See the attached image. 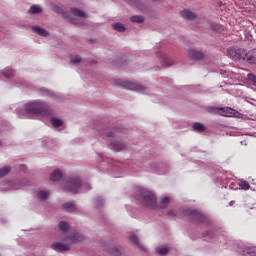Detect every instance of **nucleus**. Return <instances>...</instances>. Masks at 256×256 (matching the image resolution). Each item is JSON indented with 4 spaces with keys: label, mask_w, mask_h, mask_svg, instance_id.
Masks as SVG:
<instances>
[{
    "label": "nucleus",
    "mask_w": 256,
    "mask_h": 256,
    "mask_svg": "<svg viewBox=\"0 0 256 256\" xmlns=\"http://www.w3.org/2000/svg\"><path fill=\"white\" fill-rule=\"evenodd\" d=\"M24 109L29 115H43V117H49V115H53V109H51V106L46 102H29L24 106Z\"/></svg>",
    "instance_id": "1"
},
{
    "label": "nucleus",
    "mask_w": 256,
    "mask_h": 256,
    "mask_svg": "<svg viewBox=\"0 0 256 256\" xmlns=\"http://www.w3.org/2000/svg\"><path fill=\"white\" fill-rule=\"evenodd\" d=\"M167 215L170 217H188L191 221H196L198 223H207V218L205 215L201 214V212L193 209L187 210H169Z\"/></svg>",
    "instance_id": "2"
},
{
    "label": "nucleus",
    "mask_w": 256,
    "mask_h": 256,
    "mask_svg": "<svg viewBox=\"0 0 256 256\" xmlns=\"http://www.w3.org/2000/svg\"><path fill=\"white\" fill-rule=\"evenodd\" d=\"M63 189L70 191V193H77L81 189V178L72 177L62 183Z\"/></svg>",
    "instance_id": "3"
},
{
    "label": "nucleus",
    "mask_w": 256,
    "mask_h": 256,
    "mask_svg": "<svg viewBox=\"0 0 256 256\" xmlns=\"http://www.w3.org/2000/svg\"><path fill=\"white\" fill-rule=\"evenodd\" d=\"M141 199H142V205H144V207H155V205H157V198L155 197V195H153V193L143 189L141 190Z\"/></svg>",
    "instance_id": "4"
},
{
    "label": "nucleus",
    "mask_w": 256,
    "mask_h": 256,
    "mask_svg": "<svg viewBox=\"0 0 256 256\" xmlns=\"http://www.w3.org/2000/svg\"><path fill=\"white\" fill-rule=\"evenodd\" d=\"M113 85H120L121 87H124V89H128L130 91H145L146 89V87L141 84H136L125 80H115Z\"/></svg>",
    "instance_id": "5"
},
{
    "label": "nucleus",
    "mask_w": 256,
    "mask_h": 256,
    "mask_svg": "<svg viewBox=\"0 0 256 256\" xmlns=\"http://www.w3.org/2000/svg\"><path fill=\"white\" fill-rule=\"evenodd\" d=\"M227 54L230 56L231 59L237 61L239 59H243L245 57V49L243 48H228Z\"/></svg>",
    "instance_id": "6"
},
{
    "label": "nucleus",
    "mask_w": 256,
    "mask_h": 256,
    "mask_svg": "<svg viewBox=\"0 0 256 256\" xmlns=\"http://www.w3.org/2000/svg\"><path fill=\"white\" fill-rule=\"evenodd\" d=\"M188 57L191 61H201V59H205V53L201 50L190 48L188 50Z\"/></svg>",
    "instance_id": "7"
},
{
    "label": "nucleus",
    "mask_w": 256,
    "mask_h": 256,
    "mask_svg": "<svg viewBox=\"0 0 256 256\" xmlns=\"http://www.w3.org/2000/svg\"><path fill=\"white\" fill-rule=\"evenodd\" d=\"M64 241L67 243L73 244V243H81V241H85V235L81 233H72L70 235H67L66 238H64Z\"/></svg>",
    "instance_id": "8"
},
{
    "label": "nucleus",
    "mask_w": 256,
    "mask_h": 256,
    "mask_svg": "<svg viewBox=\"0 0 256 256\" xmlns=\"http://www.w3.org/2000/svg\"><path fill=\"white\" fill-rule=\"evenodd\" d=\"M51 247L54 251H57V253H65L66 251H69V249H71V243L54 242Z\"/></svg>",
    "instance_id": "9"
},
{
    "label": "nucleus",
    "mask_w": 256,
    "mask_h": 256,
    "mask_svg": "<svg viewBox=\"0 0 256 256\" xmlns=\"http://www.w3.org/2000/svg\"><path fill=\"white\" fill-rule=\"evenodd\" d=\"M58 229L59 231H61V237L60 239H62L63 241H65V239L67 238V235H70L71 232H69V223L61 221L58 224Z\"/></svg>",
    "instance_id": "10"
},
{
    "label": "nucleus",
    "mask_w": 256,
    "mask_h": 256,
    "mask_svg": "<svg viewBox=\"0 0 256 256\" xmlns=\"http://www.w3.org/2000/svg\"><path fill=\"white\" fill-rule=\"evenodd\" d=\"M104 251L114 256H123V254L125 253V250H123V248L121 247L117 248L116 246H113V245L104 246Z\"/></svg>",
    "instance_id": "11"
},
{
    "label": "nucleus",
    "mask_w": 256,
    "mask_h": 256,
    "mask_svg": "<svg viewBox=\"0 0 256 256\" xmlns=\"http://www.w3.org/2000/svg\"><path fill=\"white\" fill-rule=\"evenodd\" d=\"M206 111L212 115H221L222 117H225V107L208 106Z\"/></svg>",
    "instance_id": "12"
},
{
    "label": "nucleus",
    "mask_w": 256,
    "mask_h": 256,
    "mask_svg": "<svg viewBox=\"0 0 256 256\" xmlns=\"http://www.w3.org/2000/svg\"><path fill=\"white\" fill-rule=\"evenodd\" d=\"M180 15L183 19H186V21H194V19H197V14L187 9L182 10Z\"/></svg>",
    "instance_id": "13"
},
{
    "label": "nucleus",
    "mask_w": 256,
    "mask_h": 256,
    "mask_svg": "<svg viewBox=\"0 0 256 256\" xmlns=\"http://www.w3.org/2000/svg\"><path fill=\"white\" fill-rule=\"evenodd\" d=\"M243 61H248V63H256V49L247 52V50H245V57L242 58Z\"/></svg>",
    "instance_id": "14"
},
{
    "label": "nucleus",
    "mask_w": 256,
    "mask_h": 256,
    "mask_svg": "<svg viewBox=\"0 0 256 256\" xmlns=\"http://www.w3.org/2000/svg\"><path fill=\"white\" fill-rule=\"evenodd\" d=\"M110 149H112V151H123L127 149V146L121 141H114L110 144Z\"/></svg>",
    "instance_id": "15"
},
{
    "label": "nucleus",
    "mask_w": 256,
    "mask_h": 256,
    "mask_svg": "<svg viewBox=\"0 0 256 256\" xmlns=\"http://www.w3.org/2000/svg\"><path fill=\"white\" fill-rule=\"evenodd\" d=\"M32 31L33 33H36V35H40L41 37H49V32L39 26H32Z\"/></svg>",
    "instance_id": "16"
},
{
    "label": "nucleus",
    "mask_w": 256,
    "mask_h": 256,
    "mask_svg": "<svg viewBox=\"0 0 256 256\" xmlns=\"http://www.w3.org/2000/svg\"><path fill=\"white\" fill-rule=\"evenodd\" d=\"M70 12L72 13V15H74L75 17H81L83 19H87V15L85 12H83L82 10H80L79 8H71Z\"/></svg>",
    "instance_id": "17"
},
{
    "label": "nucleus",
    "mask_w": 256,
    "mask_h": 256,
    "mask_svg": "<svg viewBox=\"0 0 256 256\" xmlns=\"http://www.w3.org/2000/svg\"><path fill=\"white\" fill-rule=\"evenodd\" d=\"M42 12H43V9L39 5H32L28 10V13H30V15H39V13H42Z\"/></svg>",
    "instance_id": "18"
},
{
    "label": "nucleus",
    "mask_w": 256,
    "mask_h": 256,
    "mask_svg": "<svg viewBox=\"0 0 256 256\" xmlns=\"http://www.w3.org/2000/svg\"><path fill=\"white\" fill-rule=\"evenodd\" d=\"M239 115L241 114L232 108L225 109V117H239Z\"/></svg>",
    "instance_id": "19"
},
{
    "label": "nucleus",
    "mask_w": 256,
    "mask_h": 256,
    "mask_svg": "<svg viewBox=\"0 0 256 256\" xmlns=\"http://www.w3.org/2000/svg\"><path fill=\"white\" fill-rule=\"evenodd\" d=\"M61 177H63V173L61 172V170L56 169L50 176L51 181H59V179H61Z\"/></svg>",
    "instance_id": "20"
},
{
    "label": "nucleus",
    "mask_w": 256,
    "mask_h": 256,
    "mask_svg": "<svg viewBox=\"0 0 256 256\" xmlns=\"http://www.w3.org/2000/svg\"><path fill=\"white\" fill-rule=\"evenodd\" d=\"M174 61L169 58L168 56H162L161 64L165 65L166 67H171V65H174Z\"/></svg>",
    "instance_id": "21"
},
{
    "label": "nucleus",
    "mask_w": 256,
    "mask_h": 256,
    "mask_svg": "<svg viewBox=\"0 0 256 256\" xmlns=\"http://www.w3.org/2000/svg\"><path fill=\"white\" fill-rule=\"evenodd\" d=\"M206 129L207 128L199 122L193 124V130L197 131V133H203V131H205Z\"/></svg>",
    "instance_id": "22"
},
{
    "label": "nucleus",
    "mask_w": 256,
    "mask_h": 256,
    "mask_svg": "<svg viewBox=\"0 0 256 256\" xmlns=\"http://www.w3.org/2000/svg\"><path fill=\"white\" fill-rule=\"evenodd\" d=\"M129 239H130L131 243H134L135 245H137V247H139V249H143V246L139 242V237H137V235L131 234Z\"/></svg>",
    "instance_id": "23"
},
{
    "label": "nucleus",
    "mask_w": 256,
    "mask_h": 256,
    "mask_svg": "<svg viewBox=\"0 0 256 256\" xmlns=\"http://www.w3.org/2000/svg\"><path fill=\"white\" fill-rule=\"evenodd\" d=\"M63 207L65 211H75V202H66Z\"/></svg>",
    "instance_id": "24"
},
{
    "label": "nucleus",
    "mask_w": 256,
    "mask_h": 256,
    "mask_svg": "<svg viewBox=\"0 0 256 256\" xmlns=\"http://www.w3.org/2000/svg\"><path fill=\"white\" fill-rule=\"evenodd\" d=\"M114 31H118L119 33H123L125 31V26L121 23H115L112 25Z\"/></svg>",
    "instance_id": "25"
},
{
    "label": "nucleus",
    "mask_w": 256,
    "mask_h": 256,
    "mask_svg": "<svg viewBox=\"0 0 256 256\" xmlns=\"http://www.w3.org/2000/svg\"><path fill=\"white\" fill-rule=\"evenodd\" d=\"M9 173H11V167L9 166L2 167L0 169V179L1 177H5V175H9Z\"/></svg>",
    "instance_id": "26"
},
{
    "label": "nucleus",
    "mask_w": 256,
    "mask_h": 256,
    "mask_svg": "<svg viewBox=\"0 0 256 256\" xmlns=\"http://www.w3.org/2000/svg\"><path fill=\"white\" fill-rule=\"evenodd\" d=\"M170 199L169 197H164L160 201V209H167V206L169 205Z\"/></svg>",
    "instance_id": "27"
},
{
    "label": "nucleus",
    "mask_w": 256,
    "mask_h": 256,
    "mask_svg": "<svg viewBox=\"0 0 256 256\" xmlns=\"http://www.w3.org/2000/svg\"><path fill=\"white\" fill-rule=\"evenodd\" d=\"M239 187L242 188L244 191H249L251 186L249 185V182H247L245 180H240Z\"/></svg>",
    "instance_id": "28"
},
{
    "label": "nucleus",
    "mask_w": 256,
    "mask_h": 256,
    "mask_svg": "<svg viewBox=\"0 0 256 256\" xmlns=\"http://www.w3.org/2000/svg\"><path fill=\"white\" fill-rule=\"evenodd\" d=\"M130 21H132V23H144L145 22V17H143V16H132L130 18Z\"/></svg>",
    "instance_id": "29"
},
{
    "label": "nucleus",
    "mask_w": 256,
    "mask_h": 256,
    "mask_svg": "<svg viewBox=\"0 0 256 256\" xmlns=\"http://www.w3.org/2000/svg\"><path fill=\"white\" fill-rule=\"evenodd\" d=\"M51 124L53 125V127H61L63 125V121H61L60 119L57 118H51Z\"/></svg>",
    "instance_id": "30"
},
{
    "label": "nucleus",
    "mask_w": 256,
    "mask_h": 256,
    "mask_svg": "<svg viewBox=\"0 0 256 256\" xmlns=\"http://www.w3.org/2000/svg\"><path fill=\"white\" fill-rule=\"evenodd\" d=\"M38 197H39V199L41 200V201H45V199H47V197H49V192H47V191H40L39 193H38Z\"/></svg>",
    "instance_id": "31"
},
{
    "label": "nucleus",
    "mask_w": 256,
    "mask_h": 256,
    "mask_svg": "<svg viewBox=\"0 0 256 256\" xmlns=\"http://www.w3.org/2000/svg\"><path fill=\"white\" fill-rule=\"evenodd\" d=\"M242 256H256V251H253L249 248H246L243 253Z\"/></svg>",
    "instance_id": "32"
},
{
    "label": "nucleus",
    "mask_w": 256,
    "mask_h": 256,
    "mask_svg": "<svg viewBox=\"0 0 256 256\" xmlns=\"http://www.w3.org/2000/svg\"><path fill=\"white\" fill-rule=\"evenodd\" d=\"M248 80L252 85L256 87V76L255 74H248Z\"/></svg>",
    "instance_id": "33"
},
{
    "label": "nucleus",
    "mask_w": 256,
    "mask_h": 256,
    "mask_svg": "<svg viewBox=\"0 0 256 256\" xmlns=\"http://www.w3.org/2000/svg\"><path fill=\"white\" fill-rule=\"evenodd\" d=\"M159 255H167L169 253V248L168 247H162L158 249Z\"/></svg>",
    "instance_id": "34"
},
{
    "label": "nucleus",
    "mask_w": 256,
    "mask_h": 256,
    "mask_svg": "<svg viewBox=\"0 0 256 256\" xmlns=\"http://www.w3.org/2000/svg\"><path fill=\"white\" fill-rule=\"evenodd\" d=\"M71 63H73L74 65H77L78 63H81V56L76 55L74 58H71Z\"/></svg>",
    "instance_id": "35"
},
{
    "label": "nucleus",
    "mask_w": 256,
    "mask_h": 256,
    "mask_svg": "<svg viewBox=\"0 0 256 256\" xmlns=\"http://www.w3.org/2000/svg\"><path fill=\"white\" fill-rule=\"evenodd\" d=\"M4 76H6L7 79H11L13 77V70L4 72Z\"/></svg>",
    "instance_id": "36"
},
{
    "label": "nucleus",
    "mask_w": 256,
    "mask_h": 256,
    "mask_svg": "<svg viewBox=\"0 0 256 256\" xmlns=\"http://www.w3.org/2000/svg\"><path fill=\"white\" fill-rule=\"evenodd\" d=\"M70 23H72V25H79V20L77 19H70Z\"/></svg>",
    "instance_id": "37"
},
{
    "label": "nucleus",
    "mask_w": 256,
    "mask_h": 256,
    "mask_svg": "<svg viewBox=\"0 0 256 256\" xmlns=\"http://www.w3.org/2000/svg\"><path fill=\"white\" fill-rule=\"evenodd\" d=\"M223 7V2H218L216 9H221Z\"/></svg>",
    "instance_id": "38"
},
{
    "label": "nucleus",
    "mask_w": 256,
    "mask_h": 256,
    "mask_svg": "<svg viewBox=\"0 0 256 256\" xmlns=\"http://www.w3.org/2000/svg\"><path fill=\"white\" fill-rule=\"evenodd\" d=\"M96 205H103V200H101V198H99L96 202Z\"/></svg>",
    "instance_id": "39"
},
{
    "label": "nucleus",
    "mask_w": 256,
    "mask_h": 256,
    "mask_svg": "<svg viewBox=\"0 0 256 256\" xmlns=\"http://www.w3.org/2000/svg\"><path fill=\"white\" fill-rule=\"evenodd\" d=\"M107 137H115V133H113V132H108V133H107Z\"/></svg>",
    "instance_id": "40"
},
{
    "label": "nucleus",
    "mask_w": 256,
    "mask_h": 256,
    "mask_svg": "<svg viewBox=\"0 0 256 256\" xmlns=\"http://www.w3.org/2000/svg\"><path fill=\"white\" fill-rule=\"evenodd\" d=\"M57 13H59L61 11V8L57 7Z\"/></svg>",
    "instance_id": "41"
}]
</instances>
